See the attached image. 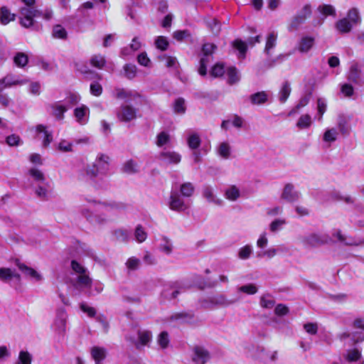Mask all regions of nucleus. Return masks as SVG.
<instances>
[{
	"label": "nucleus",
	"instance_id": "obj_57",
	"mask_svg": "<svg viewBox=\"0 0 364 364\" xmlns=\"http://www.w3.org/2000/svg\"><path fill=\"white\" fill-rule=\"evenodd\" d=\"M217 48L213 43H204L202 46V52L203 55L208 56L212 55Z\"/></svg>",
	"mask_w": 364,
	"mask_h": 364
},
{
	"label": "nucleus",
	"instance_id": "obj_45",
	"mask_svg": "<svg viewBox=\"0 0 364 364\" xmlns=\"http://www.w3.org/2000/svg\"><path fill=\"white\" fill-rule=\"evenodd\" d=\"M134 236L138 242H143L147 237V234L144 231L141 225H138L135 229Z\"/></svg>",
	"mask_w": 364,
	"mask_h": 364
},
{
	"label": "nucleus",
	"instance_id": "obj_27",
	"mask_svg": "<svg viewBox=\"0 0 364 364\" xmlns=\"http://www.w3.org/2000/svg\"><path fill=\"white\" fill-rule=\"evenodd\" d=\"M291 87H290V84L288 81H285L283 85H282V87L279 91V101L282 102V103H284L287 99L289 98V95H290V93H291Z\"/></svg>",
	"mask_w": 364,
	"mask_h": 364
},
{
	"label": "nucleus",
	"instance_id": "obj_51",
	"mask_svg": "<svg viewBox=\"0 0 364 364\" xmlns=\"http://www.w3.org/2000/svg\"><path fill=\"white\" fill-rule=\"evenodd\" d=\"M276 41L277 35L274 32L270 33L267 38L265 50L268 52L270 49L273 48L276 45Z\"/></svg>",
	"mask_w": 364,
	"mask_h": 364
},
{
	"label": "nucleus",
	"instance_id": "obj_10",
	"mask_svg": "<svg viewBox=\"0 0 364 364\" xmlns=\"http://www.w3.org/2000/svg\"><path fill=\"white\" fill-rule=\"evenodd\" d=\"M249 100L252 105H262L268 102L269 95L265 91H260L250 95Z\"/></svg>",
	"mask_w": 364,
	"mask_h": 364
},
{
	"label": "nucleus",
	"instance_id": "obj_49",
	"mask_svg": "<svg viewBox=\"0 0 364 364\" xmlns=\"http://www.w3.org/2000/svg\"><path fill=\"white\" fill-rule=\"evenodd\" d=\"M218 153L224 159L229 158L230 155V147L227 142H223L220 144Z\"/></svg>",
	"mask_w": 364,
	"mask_h": 364
},
{
	"label": "nucleus",
	"instance_id": "obj_14",
	"mask_svg": "<svg viewBox=\"0 0 364 364\" xmlns=\"http://www.w3.org/2000/svg\"><path fill=\"white\" fill-rule=\"evenodd\" d=\"M16 19V14L11 13L10 10L5 6L0 8V22L6 25Z\"/></svg>",
	"mask_w": 364,
	"mask_h": 364
},
{
	"label": "nucleus",
	"instance_id": "obj_38",
	"mask_svg": "<svg viewBox=\"0 0 364 364\" xmlns=\"http://www.w3.org/2000/svg\"><path fill=\"white\" fill-rule=\"evenodd\" d=\"M138 338L140 343L142 346H146L151 340L152 334L149 331H139Z\"/></svg>",
	"mask_w": 364,
	"mask_h": 364
},
{
	"label": "nucleus",
	"instance_id": "obj_37",
	"mask_svg": "<svg viewBox=\"0 0 364 364\" xmlns=\"http://www.w3.org/2000/svg\"><path fill=\"white\" fill-rule=\"evenodd\" d=\"M126 77L132 80L136 75V66L133 64L127 63L123 67Z\"/></svg>",
	"mask_w": 364,
	"mask_h": 364
},
{
	"label": "nucleus",
	"instance_id": "obj_29",
	"mask_svg": "<svg viewBox=\"0 0 364 364\" xmlns=\"http://www.w3.org/2000/svg\"><path fill=\"white\" fill-rule=\"evenodd\" d=\"M187 144L191 149H197L201 144V140L199 135L196 133L189 135L187 139Z\"/></svg>",
	"mask_w": 364,
	"mask_h": 364
},
{
	"label": "nucleus",
	"instance_id": "obj_22",
	"mask_svg": "<svg viewBox=\"0 0 364 364\" xmlns=\"http://www.w3.org/2000/svg\"><path fill=\"white\" fill-rule=\"evenodd\" d=\"M76 282L80 287L90 289L92 285V279L87 272L79 274L76 279Z\"/></svg>",
	"mask_w": 364,
	"mask_h": 364
},
{
	"label": "nucleus",
	"instance_id": "obj_61",
	"mask_svg": "<svg viewBox=\"0 0 364 364\" xmlns=\"http://www.w3.org/2000/svg\"><path fill=\"white\" fill-rule=\"evenodd\" d=\"M190 33L187 30H178L176 31L173 34V38L178 41H183L186 37L189 36Z\"/></svg>",
	"mask_w": 364,
	"mask_h": 364
},
{
	"label": "nucleus",
	"instance_id": "obj_3",
	"mask_svg": "<svg viewBox=\"0 0 364 364\" xmlns=\"http://www.w3.org/2000/svg\"><path fill=\"white\" fill-rule=\"evenodd\" d=\"M331 241L330 236L327 234L311 233L302 239V243L306 247H316L329 243Z\"/></svg>",
	"mask_w": 364,
	"mask_h": 364
},
{
	"label": "nucleus",
	"instance_id": "obj_44",
	"mask_svg": "<svg viewBox=\"0 0 364 364\" xmlns=\"http://www.w3.org/2000/svg\"><path fill=\"white\" fill-rule=\"evenodd\" d=\"M346 18L349 19L353 26L360 21L358 11L355 8L350 9L348 11Z\"/></svg>",
	"mask_w": 364,
	"mask_h": 364
},
{
	"label": "nucleus",
	"instance_id": "obj_58",
	"mask_svg": "<svg viewBox=\"0 0 364 364\" xmlns=\"http://www.w3.org/2000/svg\"><path fill=\"white\" fill-rule=\"evenodd\" d=\"M70 266L72 269L77 274H80L87 272V269L75 259L71 261Z\"/></svg>",
	"mask_w": 364,
	"mask_h": 364
},
{
	"label": "nucleus",
	"instance_id": "obj_21",
	"mask_svg": "<svg viewBox=\"0 0 364 364\" xmlns=\"http://www.w3.org/2000/svg\"><path fill=\"white\" fill-rule=\"evenodd\" d=\"M14 63L18 68H24L28 63V56L23 52H18L14 57Z\"/></svg>",
	"mask_w": 364,
	"mask_h": 364
},
{
	"label": "nucleus",
	"instance_id": "obj_31",
	"mask_svg": "<svg viewBox=\"0 0 364 364\" xmlns=\"http://www.w3.org/2000/svg\"><path fill=\"white\" fill-rule=\"evenodd\" d=\"M228 82L229 85H233L237 82L240 77L237 75V68L235 66H231L227 69Z\"/></svg>",
	"mask_w": 364,
	"mask_h": 364
},
{
	"label": "nucleus",
	"instance_id": "obj_25",
	"mask_svg": "<svg viewBox=\"0 0 364 364\" xmlns=\"http://www.w3.org/2000/svg\"><path fill=\"white\" fill-rule=\"evenodd\" d=\"M36 131L38 133L44 134V139L43 144L44 146H48L53 141L52 134L46 130V127L43 124H38L36 126Z\"/></svg>",
	"mask_w": 364,
	"mask_h": 364
},
{
	"label": "nucleus",
	"instance_id": "obj_17",
	"mask_svg": "<svg viewBox=\"0 0 364 364\" xmlns=\"http://www.w3.org/2000/svg\"><path fill=\"white\" fill-rule=\"evenodd\" d=\"M353 25L348 18H343L338 20L336 23V29L341 33H348L350 32Z\"/></svg>",
	"mask_w": 364,
	"mask_h": 364
},
{
	"label": "nucleus",
	"instance_id": "obj_62",
	"mask_svg": "<svg viewBox=\"0 0 364 364\" xmlns=\"http://www.w3.org/2000/svg\"><path fill=\"white\" fill-rule=\"evenodd\" d=\"M342 93L347 97H350L354 93L353 87L348 83H346L341 86V89Z\"/></svg>",
	"mask_w": 364,
	"mask_h": 364
},
{
	"label": "nucleus",
	"instance_id": "obj_48",
	"mask_svg": "<svg viewBox=\"0 0 364 364\" xmlns=\"http://www.w3.org/2000/svg\"><path fill=\"white\" fill-rule=\"evenodd\" d=\"M32 356L28 351L21 350L18 355V363L20 364H31Z\"/></svg>",
	"mask_w": 364,
	"mask_h": 364
},
{
	"label": "nucleus",
	"instance_id": "obj_50",
	"mask_svg": "<svg viewBox=\"0 0 364 364\" xmlns=\"http://www.w3.org/2000/svg\"><path fill=\"white\" fill-rule=\"evenodd\" d=\"M337 132L336 129H327L323 134V140L327 142H333L336 140Z\"/></svg>",
	"mask_w": 364,
	"mask_h": 364
},
{
	"label": "nucleus",
	"instance_id": "obj_43",
	"mask_svg": "<svg viewBox=\"0 0 364 364\" xmlns=\"http://www.w3.org/2000/svg\"><path fill=\"white\" fill-rule=\"evenodd\" d=\"M155 46L159 50L165 51L168 49L169 43L166 37L161 36L155 40Z\"/></svg>",
	"mask_w": 364,
	"mask_h": 364
},
{
	"label": "nucleus",
	"instance_id": "obj_60",
	"mask_svg": "<svg viewBox=\"0 0 364 364\" xmlns=\"http://www.w3.org/2000/svg\"><path fill=\"white\" fill-rule=\"evenodd\" d=\"M289 308L282 304H277L274 309V313L279 316H283L289 313Z\"/></svg>",
	"mask_w": 364,
	"mask_h": 364
},
{
	"label": "nucleus",
	"instance_id": "obj_28",
	"mask_svg": "<svg viewBox=\"0 0 364 364\" xmlns=\"http://www.w3.org/2000/svg\"><path fill=\"white\" fill-rule=\"evenodd\" d=\"M195 191V188L191 182L183 183L181 185L180 192L183 197H191Z\"/></svg>",
	"mask_w": 364,
	"mask_h": 364
},
{
	"label": "nucleus",
	"instance_id": "obj_16",
	"mask_svg": "<svg viewBox=\"0 0 364 364\" xmlns=\"http://www.w3.org/2000/svg\"><path fill=\"white\" fill-rule=\"evenodd\" d=\"M350 120V117H346L344 115H341L338 117V127L340 132L344 135L347 136L350 134V127L349 126V122Z\"/></svg>",
	"mask_w": 364,
	"mask_h": 364
},
{
	"label": "nucleus",
	"instance_id": "obj_6",
	"mask_svg": "<svg viewBox=\"0 0 364 364\" xmlns=\"http://www.w3.org/2000/svg\"><path fill=\"white\" fill-rule=\"evenodd\" d=\"M299 193L294 190L291 183H287L283 189L281 198L289 203H294L299 199Z\"/></svg>",
	"mask_w": 364,
	"mask_h": 364
},
{
	"label": "nucleus",
	"instance_id": "obj_47",
	"mask_svg": "<svg viewBox=\"0 0 364 364\" xmlns=\"http://www.w3.org/2000/svg\"><path fill=\"white\" fill-rule=\"evenodd\" d=\"M170 141V136L166 132H160L156 136V145L159 147L166 144Z\"/></svg>",
	"mask_w": 364,
	"mask_h": 364
},
{
	"label": "nucleus",
	"instance_id": "obj_33",
	"mask_svg": "<svg viewBox=\"0 0 364 364\" xmlns=\"http://www.w3.org/2000/svg\"><path fill=\"white\" fill-rule=\"evenodd\" d=\"M361 358V352L358 348L350 349L347 350L345 359L348 362H356Z\"/></svg>",
	"mask_w": 364,
	"mask_h": 364
},
{
	"label": "nucleus",
	"instance_id": "obj_52",
	"mask_svg": "<svg viewBox=\"0 0 364 364\" xmlns=\"http://www.w3.org/2000/svg\"><path fill=\"white\" fill-rule=\"evenodd\" d=\"M239 290L242 293L252 295L257 292V287L253 284H249L240 287Z\"/></svg>",
	"mask_w": 364,
	"mask_h": 364
},
{
	"label": "nucleus",
	"instance_id": "obj_40",
	"mask_svg": "<svg viewBox=\"0 0 364 364\" xmlns=\"http://www.w3.org/2000/svg\"><path fill=\"white\" fill-rule=\"evenodd\" d=\"M225 73V66L223 63H218L214 65L210 70V75L214 77H222Z\"/></svg>",
	"mask_w": 364,
	"mask_h": 364
},
{
	"label": "nucleus",
	"instance_id": "obj_64",
	"mask_svg": "<svg viewBox=\"0 0 364 364\" xmlns=\"http://www.w3.org/2000/svg\"><path fill=\"white\" fill-rule=\"evenodd\" d=\"M13 277V274L9 268H0V279L2 280L10 279Z\"/></svg>",
	"mask_w": 364,
	"mask_h": 364
},
{
	"label": "nucleus",
	"instance_id": "obj_24",
	"mask_svg": "<svg viewBox=\"0 0 364 364\" xmlns=\"http://www.w3.org/2000/svg\"><path fill=\"white\" fill-rule=\"evenodd\" d=\"M91 355L95 361H103L106 358V352L104 348L94 346L91 349Z\"/></svg>",
	"mask_w": 364,
	"mask_h": 364
},
{
	"label": "nucleus",
	"instance_id": "obj_8",
	"mask_svg": "<svg viewBox=\"0 0 364 364\" xmlns=\"http://www.w3.org/2000/svg\"><path fill=\"white\" fill-rule=\"evenodd\" d=\"M193 352L194 356L193 357V361L194 362L200 361L201 364H205L210 359L209 352L203 347L198 346H195Z\"/></svg>",
	"mask_w": 364,
	"mask_h": 364
},
{
	"label": "nucleus",
	"instance_id": "obj_55",
	"mask_svg": "<svg viewBox=\"0 0 364 364\" xmlns=\"http://www.w3.org/2000/svg\"><path fill=\"white\" fill-rule=\"evenodd\" d=\"M90 89V93L95 97H99L102 93V87L99 82L91 83Z\"/></svg>",
	"mask_w": 364,
	"mask_h": 364
},
{
	"label": "nucleus",
	"instance_id": "obj_20",
	"mask_svg": "<svg viewBox=\"0 0 364 364\" xmlns=\"http://www.w3.org/2000/svg\"><path fill=\"white\" fill-rule=\"evenodd\" d=\"M360 70L358 68L357 63L353 64L350 68L348 75V80L355 84H358L360 82Z\"/></svg>",
	"mask_w": 364,
	"mask_h": 364
},
{
	"label": "nucleus",
	"instance_id": "obj_7",
	"mask_svg": "<svg viewBox=\"0 0 364 364\" xmlns=\"http://www.w3.org/2000/svg\"><path fill=\"white\" fill-rule=\"evenodd\" d=\"M315 44V38L305 36L301 37L297 44V50L301 53H306L311 50Z\"/></svg>",
	"mask_w": 364,
	"mask_h": 364
},
{
	"label": "nucleus",
	"instance_id": "obj_39",
	"mask_svg": "<svg viewBox=\"0 0 364 364\" xmlns=\"http://www.w3.org/2000/svg\"><path fill=\"white\" fill-rule=\"evenodd\" d=\"M318 11L325 16H336V10L333 6L330 4H323L318 7Z\"/></svg>",
	"mask_w": 364,
	"mask_h": 364
},
{
	"label": "nucleus",
	"instance_id": "obj_12",
	"mask_svg": "<svg viewBox=\"0 0 364 364\" xmlns=\"http://www.w3.org/2000/svg\"><path fill=\"white\" fill-rule=\"evenodd\" d=\"M160 157L168 164H178L181 161V156L176 151H162Z\"/></svg>",
	"mask_w": 364,
	"mask_h": 364
},
{
	"label": "nucleus",
	"instance_id": "obj_19",
	"mask_svg": "<svg viewBox=\"0 0 364 364\" xmlns=\"http://www.w3.org/2000/svg\"><path fill=\"white\" fill-rule=\"evenodd\" d=\"M53 111V115L58 120H63L64 119V114L67 112L68 108L65 105L54 103L50 105Z\"/></svg>",
	"mask_w": 364,
	"mask_h": 364
},
{
	"label": "nucleus",
	"instance_id": "obj_15",
	"mask_svg": "<svg viewBox=\"0 0 364 364\" xmlns=\"http://www.w3.org/2000/svg\"><path fill=\"white\" fill-rule=\"evenodd\" d=\"M110 158L103 154H100L97 158V166L101 174H107L109 167Z\"/></svg>",
	"mask_w": 364,
	"mask_h": 364
},
{
	"label": "nucleus",
	"instance_id": "obj_26",
	"mask_svg": "<svg viewBox=\"0 0 364 364\" xmlns=\"http://www.w3.org/2000/svg\"><path fill=\"white\" fill-rule=\"evenodd\" d=\"M90 63L92 67L102 69L106 65V60L102 55H94L91 57Z\"/></svg>",
	"mask_w": 364,
	"mask_h": 364
},
{
	"label": "nucleus",
	"instance_id": "obj_42",
	"mask_svg": "<svg viewBox=\"0 0 364 364\" xmlns=\"http://www.w3.org/2000/svg\"><path fill=\"white\" fill-rule=\"evenodd\" d=\"M173 109L174 112L178 114H184L186 112V107L185 106V100L183 98L178 97L175 100Z\"/></svg>",
	"mask_w": 364,
	"mask_h": 364
},
{
	"label": "nucleus",
	"instance_id": "obj_13",
	"mask_svg": "<svg viewBox=\"0 0 364 364\" xmlns=\"http://www.w3.org/2000/svg\"><path fill=\"white\" fill-rule=\"evenodd\" d=\"M6 88L15 85H22L26 84L28 80L26 79H19L16 76L9 74L2 78Z\"/></svg>",
	"mask_w": 364,
	"mask_h": 364
},
{
	"label": "nucleus",
	"instance_id": "obj_59",
	"mask_svg": "<svg viewBox=\"0 0 364 364\" xmlns=\"http://www.w3.org/2000/svg\"><path fill=\"white\" fill-rule=\"evenodd\" d=\"M29 174L33 178V179L36 181H43L45 180V177L43 173L37 168H31L29 170Z\"/></svg>",
	"mask_w": 364,
	"mask_h": 364
},
{
	"label": "nucleus",
	"instance_id": "obj_46",
	"mask_svg": "<svg viewBox=\"0 0 364 364\" xmlns=\"http://www.w3.org/2000/svg\"><path fill=\"white\" fill-rule=\"evenodd\" d=\"M170 343L168 333L167 331H162L158 337V343L163 349L166 348Z\"/></svg>",
	"mask_w": 364,
	"mask_h": 364
},
{
	"label": "nucleus",
	"instance_id": "obj_53",
	"mask_svg": "<svg viewBox=\"0 0 364 364\" xmlns=\"http://www.w3.org/2000/svg\"><path fill=\"white\" fill-rule=\"evenodd\" d=\"M304 329L310 335H316L318 332V325L316 323H306L304 324Z\"/></svg>",
	"mask_w": 364,
	"mask_h": 364
},
{
	"label": "nucleus",
	"instance_id": "obj_2",
	"mask_svg": "<svg viewBox=\"0 0 364 364\" xmlns=\"http://www.w3.org/2000/svg\"><path fill=\"white\" fill-rule=\"evenodd\" d=\"M42 11L36 6H22L19 9V23L24 28L32 27L35 23L34 18L41 17Z\"/></svg>",
	"mask_w": 364,
	"mask_h": 364
},
{
	"label": "nucleus",
	"instance_id": "obj_54",
	"mask_svg": "<svg viewBox=\"0 0 364 364\" xmlns=\"http://www.w3.org/2000/svg\"><path fill=\"white\" fill-rule=\"evenodd\" d=\"M137 62L139 65L144 67H148L151 63V60L146 52H142L138 55Z\"/></svg>",
	"mask_w": 364,
	"mask_h": 364
},
{
	"label": "nucleus",
	"instance_id": "obj_5",
	"mask_svg": "<svg viewBox=\"0 0 364 364\" xmlns=\"http://www.w3.org/2000/svg\"><path fill=\"white\" fill-rule=\"evenodd\" d=\"M168 205L171 210L176 212L183 211L188 208L177 192H171Z\"/></svg>",
	"mask_w": 364,
	"mask_h": 364
},
{
	"label": "nucleus",
	"instance_id": "obj_36",
	"mask_svg": "<svg viewBox=\"0 0 364 364\" xmlns=\"http://www.w3.org/2000/svg\"><path fill=\"white\" fill-rule=\"evenodd\" d=\"M227 199L234 201L240 197V191L235 186H232L225 193Z\"/></svg>",
	"mask_w": 364,
	"mask_h": 364
},
{
	"label": "nucleus",
	"instance_id": "obj_18",
	"mask_svg": "<svg viewBox=\"0 0 364 364\" xmlns=\"http://www.w3.org/2000/svg\"><path fill=\"white\" fill-rule=\"evenodd\" d=\"M232 46L235 50H238V58L243 59L245 58L247 51V46L245 42L240 38H237L232 41Z\"/></svg>",
	"mask_w": 364,
	"mask_h": 364
},
{
	"label": "nucleus",
	"instance_id": "obj_34",
	"mask_svg": "<svg viewBox=\"0 0 364 364\" xmlns=\"http://www.w3.org/2000/svg\"><path fill=\"white\" fill-rule=\"evenodd\" d=\"M53 36L55 38L66 39L68 33L66 30L60 24L55 25L53 28Z\"/></svg>",
	"mask_w": 364,
	"mask_h": 364
},
{
	"label": "nucleus",
	"instance_id": "obj_63",
	"mask_svg": "<svg viewBox=\"0 0 364 364\" xmlns=\"http://www.w3.org/2000/svg\"><path fill=\"white\" fill-rule=\"evenodd\" d=\"M251 252V247L249 245H246L240 250L239 257L242 259H246L250 257Z\"/></svg>",
	"mask_w": 364,
	"mask_h": 364
},
{
	"label": "nucleus",
	"instance_id": "obj_1",
	"mask_svg": "<svg viewBox=\"0 0 364 364\" xmlns=\"http://www.w3.org/2000/svg\"><path fill=\"white\" fill-rule=\"evenodd\" d=\"M312 16V7L310 4H305L290 20L287 26L289 31H296L299 29L301 25Z\"/></svg>",
	"mask_w": 364,
	"mask_h": 364
},
{
	"label": "nucleus",
	"instance_id": "obj_9",
	"mask_svg": "<svg viewBox=\"0 0 364 364\" xmlns=\"http://www.w3.org/2000/svg\"><path fill=\"white\" fill-rule=\"evenodd\" d=\"M116 97L120 100H125L129 102L130 100H135L136 98H141V95L137 92H133L130 90H126L124 88L117 87L115 89Z\"/></svg>",
	"mask_w": 364,
	"mask_h": 364
},
{
	"label": "nucleus",
	"instance_id": "obj_41",
	"mask_svg": "<svg viewBox=\"0 0 364 364\" xmlns=\"http://www.w3.org/2000/svg\"><path fill=\"white\" fill-rule=\"evenodd\" d=\"M275 304L272 296L269 294L262 296L260 299V305L265 309H272Z\"/></svg>",
	"mask_w": 364,
	"mask_h": 364
},
{
	"label": "nucleus",
	"instance_id": "obj_4",
	"mask_svg": "<svg viewBox=\"0 0 364 364\" xmlns=\"http://www.w3.org/2000/svg\"><path fill=\"white\" fill-rule=\"evenodd\" d=\"M137 109L131 105H123L120 107V112L117 117L121 122H128L136 117Z\"/></svg>",
	"mask_w": 364,
	"mask_h": 364
},
{
	"label": "nucleus",
	"instance_id": "obj_23",
	"mask_svg": "<svg viewBox=\"0 0 364 364\" xmlns=\"http://www.w3.org/2000/svg\"><path fill=\"white\" fill-rule=\"evenodd\" d=\"M122 171L128 174L136 173L139 171L137 163L133 159L127 161L123 164Z\"/></svg>",
	"mask_w": 364,
	"mask_h": 364
},
{
	"label": "nucleus",
	"instance_id": "obj_56",
	"mask_svg": "<svg viewBox=\"0 0 364 364\" xmlns=\"http://www.w3.org/2000/svg\"><path fill=\"white\" fill-rule=\"evenodd\" d=\"M20 141V136L15 134H11L6 138V142L10 146H18Z\"/></svg>",
	"mask_w": 364,
	"mask_h": 364
},
{
	"label": "nucleus",
	"instance_id": "obj_30",
	"mask_svg": "<svg viewBox=\"0 0 364 364\" xmlns=\"http://www.w3.org/2000/svg\"><path fill=\"white\" fill-rule=\"evenodd\" d=\"M311 123L312 122L311 116L308 114H306L301 115L299 118L296 123V127L300 129H307L311 127Z\"/></svg>",
	"mask_w": 364,
	"mask_h": 364
},
{
	"label": "nucleus",
	"instance_id": "obj_32",
	"mask_svg": "<svg viewBox=\"0 0 364 364\" xmlns=\"http://www.w3.org/2000/svg\"><path fill=\"white\" fill-rule=\"evenodd\" d=\"M203 196L210 203H213L218 205H221L223 200L221 199H215L212 189L210 187H205L203 191Z\"/></svg>",
	"mask_w": 364,
	"mask_h": 364
},
{
	"label": "nucleus",
	"instance_id": "obj_35",
	"mask_svg": "<svg viewBox=\"0 0 364 364\" xmlns=\"http://www.w3.org/2000/svg\"><path fill=\"white\" fill-rule=\"evenodd\" d=\"M85 173L90 179H95L101 173L97 165L92 164L86 166Z\"/></svg>",
	"mask_w": 364,
	"mask_h": 364
},
{
	"label": "nucleus",
	"instance_id": "obj_11",
	"mask_svg": "<svg viewBox=\"0 0 364 364\" xmlns=\"http://www.w3.org/2000/svg\"><path fill=\"white\" fill-rule=\"evenodd\" d=\"M16 264L25 275L30 276L31 277L36 279L37 281H40L41 279V276L34 269L21 263L18 259H16Z\"/></svg>",
	"mask_w": 364,
	"mask_h": 364
}]
</instances>
